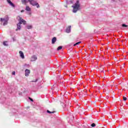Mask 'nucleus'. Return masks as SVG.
Here are the masks:
<instances>
[{
  "instance_id": "obj_22",
  "label": "nucleus",
  "mask_w": 128,
  "mask_h": 128,
  "mask_svg": "<svg viewBox=\"0 0 128 128\" xmlns=\"http://www.w3.org/2000/svg\"><path fill=\"white\" fill-rule=\"evenodd\" d=\"M127 98L125 96H123V100H126Z\"/></svg>"
},
{
  "instance_id": "obj_17",
  "label": "nucleus",
  "mask_w": 128,
  "mask_h": 128,
  "mask_svg": "<svg viewBox=\"0 0 128 128\" xmlns=\"http://www.w3.org/2000/svg\"><path fill=\"white\" fill-rule=\"evenodd\" d=\"M62 46H60L58 48L57 50H62Z\"/></svg>"
},
{
  "instance_id": "obj_15",
  "label": "nucleus",
  "mask_w": 128,
  "mask_h": 128,
  "mask_svg": "<svg viewBox=\"0 0 128 128\" xmlns=\"http://www.w3.org/2000/svg\"><path fill=\"white\" fill-rule=\"evenodd\" d=\"M47 112H48V114H54V111L50 112V111L48 110Z\"/></svg>"
},
{
  "instance_id": "obj_5",
  "label": "nucleus",
  "mask_w": 128,
  "mask_h": 128,
  "mask_svg": "<svg viewBox=\"0 0 128 128\" xmlns=\"http://www.w3.org/2000/svg\"><path fill=\"white\" fill-rule=\"evenodd\" d=\"M8 22V17L6 16V17L4 18H0V22Z\"/></svg>"
},
{
  "instance_id": "obj_21",
  "label": "nucleus",
  "mask_w": 128,
  "mask_h": 128,
  "mask_svg": "<svg viewBox=\"0 0 128 128\" xmlns=\"http://www.w3.org/2000/svg\"><path fill=\"white\" fill-rule=\"evenodd\" d=\"M38 80L36 79V80H32L31 81V82H38Z\"/></svg>"
},
{
  "instance_id": "obj_25",
  "label": "nucleus",
  "mask_w": 128,
  "mask_h": 128,
  "mask_svg": "<svg viewBox=\"0 0 128 128\" xmlns=\"http://www.w3.org/2000/svg\"><path fill=\"white\" fill-rule=\"evenodd\" d=\"M24 12V10H22L21 12Z\"/></svg>"
},
{
  "instance_id": "obj_2",
  "label": "nucleus",
  "mask_w": 128,
  "mask_h": 128,
  "mask_svg": "<svg viewBox=\"0 0 128 128\" xmlns=\"http://www.w3.org/2000/svg\"><path fill=\"white\" fill-rule=\"evenodd\" d=\"M72 8H73L72 12H78V10H80V1L77 0L76 2L74 4V5L72 6Z\"/></svg>"
},
{
  "instance_id": "obj_10",
  "label": "nucleus",
  "mask_w": 128,
  "mask_h": 128,
  "mask_svg": "<svg viewBox=\"0 0 128 128\" xmlns=\"http://www.w3.org/2000/svg\"><path fill=\"white\" fill-rule=\"evenodd\" d=\"M21 2L23 4H26L28 2V0H21Z\"/></svg>"
},
{
  "instance_id": "obj_9",
  "label": "nucleus",
  "mask_w": 128,
  "mask_h": 128,
  "mask_svg": "<svg viewBox=\"0 0 128 128\" xmlns=\"http://www.w3.org/2000/svg\"><path fill=\"white\" fill-rule=\"evenodd\" d=\"M19 54H20V58H24V52H22L20 51Z\"/></svg>"
},
{
  "instance_id": "obj_23",
  "label": "nucleus",
  "mask_w": 128,
  "mask_h": 128,
  "mask_svg": "<svg viewBox=\"0 0 128 128\" xmlns=\"http://www.w3.org/2000/svg\"><path fill=\"white\" fill-rule=\"evenodd\" d=\"M12 74H13V75L16 74V72H12Z\"/></svg>"
},
{
  "instance_id": "obj_3",
  "label": "nucleus",
  "mask_w": 128,
  "mask_h": 128,
  "mask_svg": "<svg viewBox=\"0 0 128 128\" xmlns=\"http://www.w3.org/2000/svg\"><path fill=\"white\" fill-rule=\"evenodd\" d=\"M28 2L30 3V4H32V6H36V8H40V4H38V3L36 2L34 0H28Z\"/></svg>"
},
{
  "instance_id": "obj_7",
  "label": "nucleus",
  "mask_w": 128,
  "mask_h": 128,
  "mask_svg": "<svg viewBox=\"0 0 128 128\" xmlns=\"http://www.w3.org/2000/svg\"><path fill=\"white\" fill-rule=\"evenodd\" d=\"M72 28V26H69L66 30V32H67V34H70V28Z\"/></svg>"
},
{
  "instance_id": "obj_1",
  "label": "nucleus",
  "mask_w": 128,
  "mask_h": 128,
  "mask_svg": "<svg viewBox=\"0 0 128 128\" xmlns=\"http://www.w3.org/2000/svg\"><path fill=\"white\" fill-rule=\"evenodd\" d=\"M18 20L19 22L17 24V28L16 29V30H20V28L22 26H20V24H22V22H23L24 24H26V22L20 16H18Z\"/></svg>"
},
{
  "instance_id": "obj_4",
  "label": "nucleus",
  "mask_w": 128,
  "mask_h": 128,
  "mask_svg": "<svg viewBox=\"0 0 128 128\" xmlns=\"http://www.w3.org/2000/svg\"><path fill=\"white\" fill-rule=\"evenodd\" d=\"M6 2L10 6H12V8H16V6L12 2V1H10V0H6Z\"/></svg>"
},
{
  "instance_id": "obj_20",
  "label": "nucleus",
  "mask_w": 128,
  "mask_h": 128,
  "mask_svg": "<svg viewBox=\"0 0 128 128\" xmlns=\"http://www.w3.org/2000/svg\"><path fill=\"white\" fill-rule=\"evenodd\" d=\"M122 26L123 28H128V26L127 25H126V24H122Z\"/></svg>"
},
{
  "instance_id": "obj_16",
  "label": "nucleus",
  "mask_w": 128,
  "mask_h": 128,
  "mask_svg": "<svg viewBox=\"0 0 128 128\" xmlns=\"http://www.w3.org/2000/svg\"><path fill=\"white\" fill-rule=\"evenodd\" d=\"M4 24H3V26H6V24H8V22L6 21H4Z\"/></svg>"
},
{
  "instance_id": "obj_8",
  "label": "nucleus",
  "mask_w": 128,
  "mask_h": 128,
  "mask_svg": "<svg viewBox=\"0 0 128 128\" xmlns=\"http://www.w3.org/2000/svg\"><path fill=\"white\" fill-rule=\"evenodd\" d=\"M38 60V58L36 56H33L32 57L31 62H36Z\"/></svg>"
},
{
  "instance_id": "obj_6",
  "label": "nucleus",
  "mask_w": 128,
  "mask_h": 128,
  "mask_svg": "<svg viewBox=\"0 0 128 128\" xmlns=\"http://www.w3.org/2000/svg\"><path fill=\"white\" fill-rule=\"evenodd\" d=\"M30 74V70L26 69L25 70V76H28V74Z\"/></svg>"
},
{
  "instance_id": "obj_19",
  "label": "nucleus",
  "mask_w": 128,
  "mask_h": 128,
  "mask_svg": "<svg viewBox=\"0 0 128 128\" xmlns=\"http://www.w3.org/2000/svg\"><path fill=\"white\" fill-rule=\"evenodd\" d=\"M91 126H92V128H94V126H96V124L93 123L91 124Z\"/></svg>"
},
{
  "instance_id": "obj_18",
  "label": "nucleus",
  "mask_w": 128,
  "mask_h": 128,
  "mask_svg": "<svg viewBox=\"0 0 128 128\" xmlns=\"http://www.w3.org/2000/svg\"><path fill=\"white\" fill-rule=\"evenodd\" d=\"M4 46H8V44H6V42H3Z\"/></svg>"
},
{
  "instance_id": "obj_24",
  "label": "nucleus",
  "mask_w": 128,
  "mask_h": 128,
  "mask_svg": "<svg viewBox=\"0 0 128 128\" xmlns=\"http://www.w3.org/2000/svg\"><path fill=\"white\" fill-rule=\"evenodd\" d=\"M30 100H31V102H34V100H32V98H30Z\"/></svg>"
},
{
  "instance_id": "obj_13",
  "label": "nucleus",
  "mask_w": 128,
  "mask_h": 128,
  "mask_svg": "<svg viewBox=\"0 0 128 128\" xmlns=\"http://www.w3.org/2000/svg\"><path fill=\"white\" fill-rule=\"evenodd\" d=\"M26 28H27L28 30H30L32 28V25H28L26 26Z\"/></svg>"
},
{
  "instance_id": "obj_12",
  "label": "nucleus",
  "mask_w": 128,
  "mask_h": 128,
  "mask_svg": "<svg viewBox=\"0 0 128 128\" xmlns=\"http://www.w3.org/2000/svg\"><path fill=\"white\" fill-rule=\"evenodd\" d=\"M56 42V38L54 37L52 39V44H54Z\"/></svg>"
},
{
  "instance_id": "obj_14",
  "label": "nucleus",
  "mask_w": 128,
  "mask_h": 128,
  "mask_svg": "<svg viewBox=\"0 0 128 128\" xmlns=\"http://www.w3.org/2000/svg\"><path fill=\"white\" fill-rule=\"evenodd\" d=\"M82 42H76V44H74V46H78V44H81Z\"/></svg>"
},
{
  "instance_id": "obj_11",
  "label": "nucleus",
  "mask_w": 128,
  "mask_h": 128,
  "mask_svg": "<svg viewBox=\"0 0 128 128\" xmlns=\"http://www.w3.org/2000/svg\"><path fill=\"white\" fill-rule=\"evenodd\" d=\"M26 10H27V12H30L32 10L30 9V8L29 6H26Z\"/></svg>"
}]
</instances>
